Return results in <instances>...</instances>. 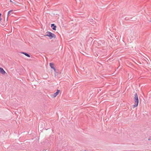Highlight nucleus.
Returning a JSON list of instances; mask_svg holds the SVG:
<instances>
[{"label":"nucleus","instance_id":"obj_1","mask_svg":"<svg viewBox=\"0 0 151 151\" xmlns=\"http://www.w3.org/2000/svg\"><path fill=\"white\" fill-rule=\"evenodd\" d=\"M45 36L48 37L50 39H52L53 38H55L56 37V35L50 32H47Z\"/></svg>","mask_w":151,"mask_h":151},{"label":"nucleus","instance_id":"obj_2","mask_svg":"<svg viewBox=\"0 0 151 151\" xmlns=\"http://www.w3.org/2000/svg\"><path fill=\"white\" fill-rule=\"evenodd\" d=\"M134 101L135 104L133 105V107L134 108L137 106L138 105L139 100L138 97V95H135V96L134 98Z\"/></svg>","mask_w":151,"mask_h":151},{"label":"nucleus","instance_id":"obj_3","mask_svg":"<svg viewBox=\"0 0 151 151\" xmlns=\"http://www.w3.org/2000/svg\"><path fill=\"white\" fill-rule=\"evenodd\" d=\"M0 73L3 75H4L6 73L3 68L0 67Z\"/></svg>","mask_w":151,"mask_h":151},{"label":"nucleus","instance_id":"obj_4","mask_svg":"<svg viewBox=\"0 0 151 151\" xmlns=\"http://www.w3.org/2000/svg\"><path fill=\"white\" fill-rule=\"evenodd\" d=\"M50 65L51 68L53 69L55 71L56 69L54 67V65L53 63H50Z\"/></svg>","mask_w":151,"mask_h":151},{"label":"nucleus","instance_id":"obj_5","mask_svg":"<svg viewBox=\"0 0 151 151\" xmlns=\"http://www.w3.org/2000/svg\"><path fill=\"white\" fill-rule=\"evenodd\" d=\"M53 27L52 28V29L55 30H56V28L57 27L54 24H51V27Z\"/></svg>","mask_w":151,"mask_h":151},{"label":"nucleus","instance_id":"obj_6","mask_svg":"<svg viewBox=\"0 0 151 151\" xmlns=\"http://www.w3.org/2000/svg\"><path fill=\"white\" fill-rule=\"evenodd\" d=\"M59 93H61L60 91L59 90H57V91L54 94H58Z\"/></svg>","mask_w":151,"mask_h":151},{"label":"nucleus","instance_id":"obj_7","mask_svg":"<svg viewBox=\"0 0 151 151\" xmlns=\"http://www.w3.org/2000/svg\"><path fill=\"white\" fill-rule=\"evenodd\" d=\"M22 53L24 54L26 56L28 57H30L29 55L27 53L23 52H22Z\"/></svg>","mask_w":151,"mask_h":151},{"label":"nucleus","instance_id":"obj_8","mask_svg":"<svg viewBox=\"0 0 151 151\" xmlns=\"http://www.w3.org/2000/svg\"><path fill=\"white\" fill-rule=\"evenodd\" d=\"M51 97L52 98H55L57 95H50Z\"/></svg>","mask_w":151,"mask_h":151},{"label":"nucleus","instance_id":"obj_9","mask_svg":"<svg viewBox=\"0 0 151 151\" xmlns=\"http://www.w3.org/2000/svg\"><path fill=\"white\" fill-rule=\"evenodd\" d=\"M12 11H13L12 10H10L9 11L8 13V15H9V14H10V13L12 12Z\"/></svg>","mask_w":151,"mask_h":151},{"label":"nucleus","instance_id":"obj_10","mask_svg":"<svg viewBox=\"0 0 151 151\" xmlns=\"http://www.w3.org/2000/svg\"><path fill=\"white\" fill-rule=\"evenodd\" d=\"M1 14L0 13V22L2 20V18H1Z\"/></svg>","mask_w":151,"mask_h":151},{"label":"nucleus","instance_id":"obj_11","mask_svg":"<svg viewBox=\"0 0 151 151\" xmlns=\"http://www.w3.org/2000/svg\"><path fill=\"white\" fill-rule=\"evenodd\" d=\"M148 140H151V137H149V138L148 139Z\"/></svg>","mask_w":151,"mask_h":151},{"label":"nucleus","instance_id":"obj_12","mask_svg":"<svg viewBox=\"0 0 151 151\" xmlns=\"http://www.w3.org/2000/svg\"><path fill=\"white\" fill-rule=\"evenodd\" d=\"M10 2H12V1L11 0H10Z\"/></svg>","mask_w":151,"mask_h":151}]
</instances>
